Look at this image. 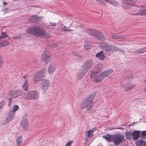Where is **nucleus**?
<instances>
[{
  "instance_id": "47",
  "label": "nucleus",
  "mask_w": 146,
  "mask_h": 146,
  "mask_svg": "<svg viewBox=\"0 0 146 146\" xmlns=\"http://www.w3.org/2000/svg\"><path fill=\"white\" fill-rule=\"evenodd\" d=\"M138 9V7L137 6H133V11H135Z\"/></svg>"
},
{
  "instance_id": "21",
  "label": "nucleus",
  "mask_w": 146,
  "mask_h": 146,
  "mask_svg": "<svg viewBox=\"0 0 146 146\" xmlns=\"http://www.w3.org/2000/svg\"><path fill=\"white\" fill-rule=\"evenodd\" d=\"M96 56L97 57L99 58L101 60H103L105 58V56L104 53V51L102 50L100 52L97 53L96 54Z\"/></svg>"
},
{
  "instance_id": "33",
  "label": "nucleus",
  "mask_w": 146,
  "mask_h": 146,
  "mask_svg": "<svg viewBox=\"0 0 146 146\" xmlns=\"http://www.w3.org/2000/svg\"><path fill=\"white\" fill-rule=\"evenodd\" d=\"M93 130L94 129H92L90 130H89L88 131H87L86 132L87 136L88 137H90L92 136V133L94 131Z\"/></svg>"
},
{
  "instance_id": "31",
  "label": "nucleus",
  "mask_w": 146,
  "mask_h": 146,
  "mask_svg": "<svg viewBox=\"0 0 146 146\" xmlns=\"http://www.w3.org/2000/svg\"><path fill=\"white\" fill-rule=\"evenodd\" d=\"M23 87L25 90L27 91L28 89V82L27 80L25 81Z\"/></svg>"
},
{
  "instance_id": "58",
  "label": "nucleus",
  "mask_w": 146,
  "mask_h": 146,
  "mask_svg": "<svg viewBox=\"0 0 146 146\" xmlns=\"http://www.w3.org/2000/svg\"><path fill=\"white\" fill-rule=\"evenodd\" d=\"M3 38L2 37V36H0V39Z\"/></svg>"
},
{
  "instance_id": "57",
  "label": "nucleus",
  "mask_w": 146,
  "mask_h": 146,
  "mask_svg": "<svg viewBox=\"0 0 146 146\" xmlns=\"http://www.w3.org/2000/svg\"><path fill=\"white\" fill-rule=\"evenodd\" d=\"M121 86L122 87H123V85L122 83H121L120 84Z\"/></svg>"
},
{
  "instance_id": "2",
  "label": "nucleus",
  "mask_w": 146,
  "mask_h": 146,
  "mask_svg": "<svg viewBox=\"0 0 146 146\" xmlns=\"http://www.w3.org/2000/svg\"><path fill=\"white\" fill-rule=\"evenodd\" d=\"M100 46L105 51V54L110 55V52H116L118 51L115 46L104 42L100 43Z\"/></svg>"
},
{
  "instance_id": "16",
  "label": "nucleus",
  "mask_w": 146,
  "mask_h": 146,
  "mask_svg": "<svg viewBox=\"0 0 146 146\" xmlns=\"http://www.w3.org/2000/svg\"><path fill=\"white\" fill-rule=\"evenodd\" d=\"M56 65L54 63H51L50 65L48 70V72L50 74L52 73L56 70Z\"/></svg>"
},
{
  "instance_id": "37",
  "label": "nucleus",
  "mask_w": 146,
  "mask_h": 146,
  "mask_svg": "<svg viewBox=\"0 0 146 146\" xmlns=\"http://www.w3.org/2000/svg\"><path fill=\"white\" fill-rule=\"evenodd\" d=\"M125 135L127 137V138L129 139L131 137V136H132V134H131V133H130L129 132H127L125 133Z\"/></svg>"
},
{
  "instance_id": "1",
  "label": "nucleus",
  "mask_w": 146,
  "mask_h": 146,
  "mask_svg": "<svg viewBox=\"0 0 146 146\" xmlns=\"http://www.w3.org/2000/svg\"><path fill=\"white\" fill-rule=\"evenodd\" d=\"M26 32L28 33L31 34L36 36L40 38L43 37L45 34V31L43 29L37 26L27 29Z\"/></svg>"
},
{
  "instance_id": "3",
  "label": "nucleus",
  "mask_w": 146,
  "mask_h": 146,
  "mask_svg": "<svg viewBox=\"0 0 146 146\" xmlns=\"http://www.w3.org/2000/svg\"><path fill=\"white\" fill-rule=\"evenodd\" d=\"M86 31L91 36L96 37L99 40H104L105 39V37L102 33L98 31L88 29H86Z\"/></svg>"
},
{
  "instance_id": "13",
  "label": "nucleus",
  "mask_w": 146,
  "mask_h": 146,
  "mask_svg": "<svg viewBox=\"0 0 146 146\" xmlns=\"http://www.w3.org/2000/svg\"><path fill=\"white\" fill-rule=\"evenodd\" d=\"M96 1L104 5L106 4L108 2L115 6H117L118 4L117 2L113 0H96Z\"/></svg>"
},
{
  "instance_id": "36",
  "label": "nucleus",
  "mask_w": 146,
  "mask_h": 146,
  "mask_svg": "<svg viewBox=\"0 0 146 146\" xmlns=\"http://www.w3.org/2000/svg\"><path fill=\"white\" fill-rule=\"evenodd\" d=\"M127 78L129 82L131 81L133 79V76L132 74H129L127 76Z\"/></svg>"
},
{
  "instance_id": "9",
  "label": "nucleus",
  "mask_w": 146,
  "mask_h": 146,
  "mask_svg": "<svg viewBox=\"0 0 146 146\" xmlns=\"http://www.w3.org/2000/svg\"><path fill=\"white\" fill-rule=\"evenodd\" d=\"M93 64V61L92 60H89L86 61L83 65L82 68L85 71H88L92 67Z\"/></svg>"
},
{
  "instance_id": "17",
  "label": "nucleus",
  "mask_w": 146,
  "mask_h": 146,
  "mask_svg": "<svg viewBox=\"0 0 146 146\" xmlns=\"http://www.w3.org/2000/svg\"><path fill=\"white\" fill-rule=\"evenodd\" d=\"M8 115L6 119H5V122L4 124H7L8 122L11 121L14 117V113L13 112L9 111L8 112Z\"/></svg>"
},
{
  "instance_id": "54",
  "label": "nucleus",
  "mask_w": 146,
  "mask_h": 146,
  "mask_svg": "<svg viewBox=\"0 0 146 146\" xmlns=\"http://www.w3.org/2000/svg\"><path fill=\"white\" fill-rule=\"evenodd\" d=\"M52 46L53 47H55L57 46L56 43H52Z\"/></svg>"
},
{
  "instance_id": "34",
  "label": "nucleus",
  "mask_w": 146,
  "mask_h": 146,
  "mask_svg": "<svg viewBox=\"0 0 146 146\" xmlns=\"http://www.w3.org/2000/svg\"><path fill=\"white\" fill-rule=\"evenodd\" d=\"M84 47L86 50H88L91 48L90 44L86 41L84 43Z\"/></svg>"
},
{
  "instance_id": "10",
  "label": "nucleus",
  "mask_w": 146,
  "mask_h": 146,
  "mask_svg": "<svg viewBox=\"0 0 146 146\" xmlns=\"http://www.w3.org/2000/svg\"><path fill=\"white\" fill-rule=\"evenodd\" d=\"M135 2L132 0L124 1L122 3L123 7L125 9H127L131 7L132 5L135 4Z\"/></svg>"
},
{
  "instance_id": "6",
  "label": "nucleus",
  "mask_w": 146,
  "mask_h": 146,
  "mask_svg": "<svg viewBox=\"0 0 146 146\" xmlns=\"http://www.w3.org/2000/svg\"><path fill=\"white\" fill-rule=\"evenodd\" d=\"M45 73V71L43 70L40 72H37L35 73L33 76L32 80L33 82L38 83L44 77Z\"/></svg>"
},
{
  "instance_id": "18",
  "label": "nucleus",
  "mask_w": 146,
  "mask_h": 146,
  "mask_svg": "<svg viewBox=\"0 0 146 146\" xmlns=\"http://www.w3.org/2000/svg\"><path fill=\"white\" fill-rule=\"evenodd\" d=\"M19 91L16 90H11L10 92V94L12 98H16L21 95L19 94Z\"/></svg>"
},
{
  "instance_id": "61",
  "label": "nucleus",
  "mask_w": 146,
  "mask_h": 146,
  "mask_svg": "<svg viewBox=\"0 0 146 146\" xmlns=\"http://www.w3.org/2000/svg\"><path fill=\"white\" fill-rule=\"evenodd\" d=\"M145 122H146V121Z\"/></svg>"
},
{
  "instance_id": "40",
  "label": "nucleus",
  "mask_w": 146,
  "mask_h": 146,
  "mask_svg": "<svg viewBox=\"0 0 146 146\" xmlns=\"http://www.w3.org/2000/svg\"><path fill=\"white\" fill-rule=\"evenodd\" d=\"M5 104V102L4 101L0 102V109H1Z\"/></svg>"
},
{
  "instance_id": "8",
  "label": "nucleus",
  "mask_w": 146,
  "mask_h": 146,
  "mask_svg": "<svg viewBox=\"0 0 146 146\" xmlns=\"http://www.w3.org/2000/svg\"><path fill=\"white\" fill-rule=\"evenodd\" d=\"M50 85V81L47 79L42 80L40 84V88L43 93L45 92L48 89Z\"/></svg>"
},
{
  "instance_id": "39",
  "label": "nucleus",
  "mask_w": 146,
  "mask_h": 146,
  "mask_svg": "<svg viewBox=\"0 0 146 146\" xmlns=\"http://www.w3.org/2000/svg\"><path fill=\"white\" fill-rule=\"evenodd\" d=\"M100 74L102 77H103V78L107 77L108 75V74L106 73V71H104V72H102Z\"/></svg>"
},
{
  "instance_id": "49",
  "label": "nucleus",
  "mask_w": 146,
  "mask_h": 146,
  "mask_svg": "<svg viewBox=\"0 0 146 146\" xmlns=\"http://www.w3.org/2000/svg\"><path fill=\"white\" fill-rule=\"evenodd\" d=\"M3 63L2 61V58L1 56H0V68L1 67Z\"/></svg>"
},
{
  "instance_id": "35",
  "label": "nucleus",
  "mask_w": 146,
  "mask_h": 146,
  "mask_svg": "<svg viewBox=\"0 0 146 146\" xmlns=\"http://www.w3.org/2000/svg\"><path fill=\"white\" fill-rule=\"evenodd\" d=\"M62 29H63L62 31H64L69 32L73 30H72L69 29L68 27H67L66 26H64L62 28Z\"/></svg>"
},
{
  "instance_id": "56",
  "label": "nucleus",
  "mask_w": 146,
  "mask_h": 146,
  "mask_svg": "<svg viewBox=\"0 0 146 146\" xmlns=\"http://www.w3.org/2000/svg\"><path fill=\"white\" fill-rule=\"evenodd\" d=\"M7 3L6 2H4L3 3V4L4 5H7Z\"/></svg>"
},
{
  "instance_id": "30",
  "label": "nucleus",
  "mask_w": 146,
  "mask_h": 146,
  "mask_svg": "<svg viewBox=\"0 0 146 146\" xmlns=\"http://www.w3.org/2000/svg\"><path fill=\"white\" fill-rule=\"evenodd\" d=\"M113 136L110 135L109 134H107L104 136V137L107 140L109 141H112Z\"/></svg>"
},
{
  "instance_id": "5",
  "label": "nucleus",
  "mask_w": 146,
  "mask_h": 146,
  "mask_svg": "<svg viewBox=\"0 0 146 146\" xmlns=\"http://www.w3.org/2000/svg\"><path fill=\"white\" fill-rule=\"evenodd\" d=\"M39 93L35 90H31L29 91L25 95V98L29 100H36L39 98Z\"/></svg>"
},
{
  "instance_id": "28",
  "label": "nucleus",
  "mask_w": 146,
  "mask_h": 146,
  "mask_svg": "<svg viewBox=\"0 0 146 146\" xmlns=\"http://www.w3.org/2000/svg\"><path fill=\"white\" fill-rule=\"evenodd\" d=\"M19 109V107L18 106L15 105H14L12 108V109L11 110H10L9 111L11 112H13V113L16 111L18 110Z\"/></svg>"
},
{
  "instance_id": "7",
  "label": "nucleus",
  "mask_w": 146,
  "mask_h": 146,
  "mask_svg": "<svg viewBox=\"0 0 146 146\" xmlns=\"http://www.w3.org/2000/svg\"><path fill=\"white\" fill-rule=\"evenodd\" d=\"M124 136L121 134H117L112 137V141L115 145H118L124 140Z\"/></svg>"
},
{
  "instance_id": "50",
  "label": "nucleus",
  "mask_w": 146,
  "mask_h": 146,
  "mask_svg": "<svg viewBox=\"0 0 146 146\" xmlns=\"http://www.w3.org/2000/svg\"><path fill=\"white\" fill-rule=\"evenodd\" d=\"M50 26H55L56 25V24L55 23H53L50 22Z\"/></svg>"
},
{
  "instance_id": "19",
  "label": "nucleus",
  "mask_w": 146,
  "mask_h": 146,
  "mask_svg": "<svg viewBox=\"0 0 146 146\" xmlns=\"http://www.w3.org/2000/svg\"><path fill=\"white\" fill-rule=\"evenodd\" d=\"M87 72L85 71V70L82 68V69L80 70L79 72L78 73V79L79 80L81 79L82 77Z\"/></svg>"
},
{
  "instance_id": "51",
  "label": "nucleus",
  "mask_w": 146,
  "mask_h": 146,
  "mask_svg": "<svg viewBox=\"0 0 146 146\" xmlns=\"http://www.w3.org/2000/svg\"><path fill=\"white\" fill-rule=\"evenodd\" d=\"M118 50H119V52L122 54L125 53V51L124 50H121L120 49H118Z\"/></svg>"
},
{
  "instance_id": "4",
  "label": "nucleus",
  "mask_w": 146,
  "mask_h": 146,
  "mask_svg": "<svg viewBox=\"0 0 146 146\" xmlns=\"http://www.w3.org/2000/svg\"><path fill=\"white\" fill-rule=\"evenodd\" d=\"M85 98L82 102L81 105V107L82 109H86L87 110L89 111L90 113H93L95 111V106L92 104L90 101Z\"/></svg>"
},
{
  "instance_id": "41",
  "label": "nucleus",
  "mask_w": 146,
  "mask_h": 146,
  "mask_svg": "<svg viewBox=\"0 0 146 146\" xmlns=\"http://www.w3.org/2000/svg\"><path fill=\"white\" fill-rule=\"evenodd\" d=\"M73 142L72 141H69L66 144L65 146H71Z\"/></svg>"
},
{
  "instance_id": "23",
  "label": "nucleus",
  "mask_w": 146,
  "mask_h": 146,
  "mask_svg": "<svg viewBox=\"0 0 146 146\" xmlns=\"http://www.w3.org/2000/svg\"><path fill=\"white\" fill-rule=\"evenodd\" d=\"M140 133L138 131H134L132 133V136L133 139L136 140L138 139L140 136Z\"/></svg>"
},
{
  "instance_id": "52",
  "label": "nucleus",
  "mask_w": 146,
  "mask_h": 146,
  "mask_svg": "<svg viewBox=\"0 0 146 146\" xmlns=\"http://www.w3.org/2000/svg\"><path fill=\"white\" fill-rule=\"evenodd\" d=\"M23 78L25 79V80H27V79L28 78V75H25L23 76Z\"/></svg>"
},
{
  "instance_id": "26",
  "label": "nucleus",
  "mask_w": 146,
  "mask_h": 146,
  "mask_svg": "<svg viewBox=\"0 0 146 146\" xmlns=\"http://www.w3.org/2000/svg\"><path fill=\"white\" fill-rule=\"evenodd\" d=\"M17 146H21L23 141V138L21 136L18 137L17 139Z\"/></svg>"
},
{
  "instance_id": "20",
  "label": "nucleus",
  "mask_w": 146,
  "mask_h": 146,
  "mask_svg": "<svg viewBox=\"0 0 146 146\" xmlns=\"http://www.w3.org/2000/svg\"><path fill=\"white\" fill-rule=\"evenodd\" d=\"M100 72V69H99L97 67H94L93 69V70L91 72V77H93L96 75L97 73Z\"/></svg>"
},
{
  "instance_id": "48",
  "label": "nucleus",
  "mask_w": 146,
  "mask_h": 146,
  "mask_svg": "<svg viewBox=\"0 0 146 146\" xmlns=\"http://www.w3.org/2000/svg\"><path fill=\"white\" fill-rule=\"evenodd\" d=\"M21 38V36L20 35H19L18 36H15V37H13V38H14V40H16V39H20Z\"/></svg>"
},
{
  "instance_id": "32",
  "label": "nucleus",
  "mask_w": 146,
  "mask_h": 146,
  "mask_svg": "<svg viewBox=\"0 0 146 146\" xmlns=\"http://www.w3.org/2000/svg\"><path fill=\"white\" fill-rule=\"evenodd\" d=\"M135 84H132L130 85L129 86H126L124 89V91H127L130 89L135 87Z\"/></svg>"
},
{
  "instance_id": "46",
  "label": "nucleus",
  "mask_w": 146,
  "mask_h": 146,
  "mask_svg": "<svg viewBox=\"0 0 146 146\" xmlns=\"http://www.w3.org/2000/svg\"><path fill=\"white\" fill-rule=\"evenodd\" d=\"M5 46V45L4 44L3 41H2L0 40V47H3Z\"/></svg>"
},
{
  "instance_id": "24",
  "label": "nucleus",
  "mask_w": 146,
  "mask_h": 146,
  "mask_svg": "<svg viewBox=\"0 0 146 146\" xmlns=\"http://www.w3.org/2000/svg\"><path fill=\"white\" fill-rule=\"evenodd\" d=\"M136 144L137 146H146V142L141 140H139L137 141Z\"/></svg>"
},
{
  "instance_id": "12",
  "label": "nucleus",
  "mask_w": 146,
  "mask_h": 146,
  "mask_svg": "<svg viewBox=\"0 0 146 146\" xmlns=\"http://www.w3.org/2000/svg\"><path fill=\"white\" fill-rule=\"evenodd\" d=\"M133 15L146 16V6H141L137 13H133Z\"/></svg>"
},
{
  "instance_id": "59",
  "label": "nucleus",
  "mask_w": 146,
  "mask_h": 146,
  "mask_svg": "<svg viewBox=\"0 0 146 146\" xmlns=\"http://www.w3.org/2000/svg\"><path fill=\"white\" fill-rule=\"evenodd\" d=\"M145 92H146V87H145Z\"/></svg>"
},
{
  "instance_id": "14",
  "label": "nucleus",
  "mask_w": 146,
  "mask_h": 146,
  "mask_svg": "<svg viewBox=\"0 0 146 146\" xmlns=\"http://www.w3.org/2000/svg\"><path fill=\"white\" fill-rule=\"evenodd\" d=\"M41 19V17H39L37 15H35L34 16L33 15L29 18L28 20L31 23H33L38 22Z\"/></svg>"
},
{
  "instance_id": "60",
  "label": "nucleus",
  "mask_w": 146,
  "mask_h": 146,
  "mask_svg": "<svg viewBox=\"0 0 146 146\" xmlns=\"http://www.w3.org/2000/svg\"><path fill=\"white\" fill-rule=\"evenodd\" d=\"M145 82L146 83V80H145Z\"/></svg>"
},
{
  "instance_id": "27",
  "label": "nucleus",
  "mask_w": 146,
  "mask_h": 146,
  "mask_svg": "<svg viewBox=\"0 0 146 146\" xmlns=\"http://www.w3.org/2000/svg\"><path fill=\"white\" fill-rule=\"evenodd\" d=\"M112 35L111 38L115 39H122L124 38V36L121 35H115L112 33Z\"/></svg>"
},
{
  "instance_id": "55",
  "label": "nucleus",
  "mask_w": 146,
  "mask_h": 146,
  "mask_svg": "<svg viewBox=\"0 0 146 146\" xmlns=\"http://www.w3.org/2000/svg\"><path fill=\"white\" fill-rule=\"evenodd\" d=\"M11 98H10L9 99V104H8V105L9 106H10L11 104Z\"/></svg>"
},
{
  "instance_id": "42",
  "label": "nucleus",
  "mask_w": 146,
  "mask_h": 146,
  "mask_svg": "<svg viewBox=\"0 0 146 146\" xmlns=\"http://www.w3.org/2000/svg\"><path fill=\"white\" fill-rule=\"evenodd\" d=\"M136 124V123H133L131 124L126 123L125 124V126L130 127L131 126L134 125Z\"/></svg>"
},
{
  "instance_id": "44",
  "label": "nucleus",
  "mask_w": 146,
  "mask_h": 146,
  "mask_svg": "<svg viewBox=\"0 0 146 146\" xmlns=\"http://www.w3.org/2000/svg\"><path fill=\"white\" fill-rule=\"evenodd\" d=\"M141 135L142 137H146V131L141 132Z\"/></svg>"
},
{
  "instance_id": "15",
  "label": "nucleus",
  "mask_w": 146,
  "mask_h": 146,
  "mask_svg": "<svg viewBox=\"0 0 146 146\" xmlns=\"http://www.w3.org/2000/svg\"><path fill=\"white\" fill-rule=\"evenodd\" d=\"M26 116L23 117L20 122V124L22 127L27 128L29 127L28 122Z\"/></svg>"
},
{
  "instance_id": "45",
  "label": "nucleus",
  "mask_w": 146,
  "mask_h": 146,
  "mask_svg": "<svg viewBox=\"0 0 146 146\" xmlns=\"http://www.w3.org/2000/svg\"><path fill=\"white\" fill-rule=\"evenodd\" d=\"M106 73L108 74V75L110 73H111L113 72V71L112 69H109L105 71Z\"/></svg>"
},
{
  "instance_id": "43",
  "label": "nucleus",
  "mask_w": 146,
  "mask_h": 146,
  "mask_svg": "<svg viewBox=\"0 0 146 146\" xmlns=\"http://www.w3.org/2000/svg\"><path fill=\"white\" fill-rule=\"evenodd\" d=\"M3 42L4 44L5 45V46H8L10 44V43L7 41H5Z\"/></svg>"
},
{
  "instance_id": "11",
  "label": "nucleus",
  "mask_w": 146,
  "mask_h": 146,
  "mask_svg": "<svg viewBox=\"0 0 146 146\" xmlns=\"http://www.w3.org/2000/svg\"><path fill=\"white\" fill-rule=\"evenodd\" d=\"M50 56V54L48 52L45 50L42 54L41 57V60L43 61H45L46 64H48L50 60L49 58Z\"/></svg>"
},
{
  "instance_id": "22",
  "label": "nucleus",
  "mask_w": 146,
  "mask_h": 146,
  "mask_svg": "<svg viewBox=\"0 0 146 146\" xmlns=\"http://www.w3.org/2000/svg\"><path fill=\"white\" fill-rule=\"evenodd\" d=\"M96 94V93L95 92H94L92 94L90 95L88 97H86L85 98L87 99V100L90 101L91 102H92L93 99L94 98Z\"/></svg>"
},
{
  "instance_id": "53",
  "label": "nucleus",
  "mask_w": 146,
  "mask_h": 146,
  "mask_svg": "<svg viewBox=\"0 0 146 146\" xmlns=\"http://www.w3.org/2000/svg\"><path fill=\"white\" fill-rule=\"evenodd\" d=\"M74 55L77 56L78 57V58L79 59H80L82 58V56L80 55H79L78 54H74Z\"/></svg>"
},
{
  "instance_id": "29",
  "label": "nucleus",
  "mask_w": 146,
  "mask_h": 146,
  "mask_svg": "<svg viewBox=\"0 0 146 146\" xmlns=\"http://www.w3.org/2000/svg\"><path fill=\"white\" fill-rule=\"evenodd\" d=\"M146 51V46L140 48L136 51V53H143Z\"/></svg>"
},
{
  "instance_id": "25",
  "label": "nucleus",
  "mask_w": 146,
  "mask_h": 146,
  "mask_svg": "<svg viewBox=\"0 0 146 146\" xmlns=\"http://www.w3.org/2000/svg\"><path fill=\"white\" fill-rule=\"evenodd\" d=\"M103 79V77L100 74L96 76L94 78V80L95 82H98L101 81Z\"/></svg>"
},
{
  "instance_id": "38",
  "label": "nucleus",
  "mask_w": 146,
  "mask_h": 146,
  "mask_svg": "<svg viewBox=\"0 0 146 146\" xmlns=\"http://www.w3.org/2000/svg\"><path fill=\"white\" fill-rule=\"evenodd\" d=\"M1 36L2 38H5L8 37V35L6 32H3L1 33Z\"/></svg>"
}]
</instances>
